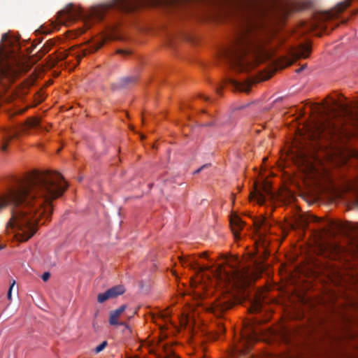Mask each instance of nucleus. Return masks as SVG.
Returning <instances> with one entry per match:
<instances>
[{"label": "nucleus", "mask_w": 358, "mask_h": 358, "mask_svg": "<svg viewBox=\"0 0 358 358\" xmlns=\"http://www.w3.org/2000/svg\"><path fill=\"white\" fill-rule=\"evenodd\" d=\"M17 136H18V131L13 130V129L6 130L5 132L4 136L3 138V140H2L1 150L2 151H6L9 142L12 139L17 138Z\"/></svg>", "instance_id": "nucleus-17"}, {"label": "nucleus", "mask_w": 358, "mask_h": 358, "mask_svg": "<svg viewBox=\"0 0 358 358\" xmlns=\"http://www.w3.org/2000/svg\"><path fill=\"white\" fill-rule=\"evenodd\" d=\"M255 271H252L237 265H230L229 269L220 266L217 269L218 278L230 288L240 287L257 278L265 269V266L262 263H255Z\"/></svg>", "instance_id": "nucleus-5"}, {"label": "nucleus", "mask_w": 358, "mask_h": 358, "mask_svg": "<svg viewBox=\"0 0 358 358\" xmlns=\"http://www.w3.org/2000/svg\"><path fill=\"white\" fill-rule=\"evenodd\" d=\"M107 345H108L107 341L102 342L100 345H99L98 346L96 347L95 352L99 353L107 346Z\"/></svg>", "instance_id": "nucleus-27"}, {"label": "nucleus", "mask_w": 358, "mask_h": 358, "mask_svg": "<svg viewBox=\"0 0 358 358\" xmlns=\"http://www.w3.org/2000/svg\"><path fill=\"white\" fill-rule=\"evenodd\" d=\"M254 226L259 241H262L263 247H266L267 241L265 236L271 227V222L266 217H260L254 220Z\"/></svg>", "instance_id": "nucleus-9"}, {"label": "nucleus", "mask_w": 358, "mask_h": 358, "mask_svg": "<svg viewBox=\"0 0 358 358\" xmlns=\"http://www.w3.org/2000/svg\"><path fill=\"white\" fill-rule=\"evenodd\" d=\"M228 83L229 84H231L235 89L238 90H240V91H245V92H248L249 90H248V86H245L243 85V84H241L240 82H238L236 81V80L234 79H232V78H228Z\"/></svg>", "instance_id": "nucleus-21"}, {"label": "nucleus", "mask_w": 358, "mask_h": 358, "mask_svg": "<svg viewBox=\"0 0 358 358\" xmlns=\"http://www.w3.org/2000/svg\"><path fill=\"white\" fill-rule=\"evenodd\" d=\"M329 110L334 113H339L344 116L355 120L358 127V115L355 114L350 106L345 103H340L336 100H333L332 105L329 106Z\"/></svg>", "instance_id": "nucleus-10"}, {"label": "nucleus", "mask_w": 358, "mask_h": 358, "mask_svg": "<svg viewBox=\"0 0 358 358\" xmlns=\"http://www.w3.org/2000/svg\"><path fill=\"white\" fill-rule=\"evenodd\" d=\"M351 1L352 0H344L338 3L331 10L315 15L313 21L308 24L307 29L312 31H319V33L316 34L318 36H321L322 33H328V27L331 26V30H332L335 26H337V24H334V20L350 6Z\"/></svg>", "instance_id": "nucleus-7"}, {"label": "nucleus", "mask_w": 358, "mask_h": 358, "mask_svg": "<svg viewBox=\"0 0 358 358\" xmlns=\"http://www.w3.org/2000/svg\"><path fill=\"white\" fill-rule=\"evenodd\" d=\"M245 223L238 215L232 216L230 219V226L236 238L240 237L239 233L243 229Z\"/></svg>", "instance_id": "nucleus-15"}, {"label": "nucleus", "mask_w": 358, "mask_h": 358, "mask_svg": "<svg viewBox=\"0 0 358 358\" xmlns=\"http://www.w3.org/2000/svg\"><path fill=\"white\" fill-rule=\"evenodd\" d=\"M27 127H41L40 120L36 117H30L26 122Z\"/></svg>", "instance_id": "nucleus-23"}, {"label": "nucleus", "mask_w": 358, "mask_h": 358, "mask_svg": "<svg viewBox=\"0 0 358 358\" xmlns=\"http://www.w3.org/2000/svg\"><path fill=\"white\" fill-rule=\"evenodd\" d=\"M15 284V282L13 281V283L10 285V286L9 287V289H8V296H7L8 300H11V292H12V289H13Z\"/></svg>", "instance_id": "nucleus-29"}, {"label": "nucleus", "mask_w": 358, "mask_h": 358, "mask_svg": "<svg viewBox=\"0 0 358 358\" xmlns=\"http://www.w3.org/2000/svg\"><path fill=\"white\" fill-rule=\"evenodd\" d=\"M236 8L241 13L244 26L236 34L231 45L220 50L221 59L238 71H248L250 64L245 57L251 54L256 59L268 56L266 45L270 36L257 27L252 18L264 15L268 9V0H237Z\"/></svg>", "instance_id": "nucleus-2"}, {"label": "nucleus", "mask_w": 358, "mask_h": 358, "mask_svg": "<svg viewBox=\"0 0 358 358\" xmlns=\"http://www.w3.org/2000/svg\"><path fill=\"white\" fill-rule=\"evenodd\" d=\"M224 332V328L222 325H220L219 327V333L223 334Z\"/></svg>", "instance_id": "nucleus-33"}, {"label": "nucleus", "mask_w": 358, "mask_h": 358, "mask_svg": "<svg viewBox=\"0 0 358 358\" xmlns=\"http://www.w3.org/2000/svg\"><path fill=\"white\" fill-rule=\"evenodd\" d=\"M127 306L125 305H122L119 307L117 309L113 310L110 313L109 317V324L110 325H122L125 327L126 329L129 330L128 325L124 322H119L118 318L122 314V313L126 310Z\"/></svg>", "instance_id": "nucleus-14"}, {"label": "nucleus", "mask_w": 358, "mask_h": 358, "mask_svg": "<svg viewBox=\"0 0 358 358\" xmlns=\"http://www.w3.org/2000/svg\"><path fill=\"white\" fill-rule=\"evenodd\" d=\"M166 0H112L110 3L93 7L89 13L83 14L70 4L57 13V20L61 24L69 25L78 18H83L88 29L92 21H101L106 13L110 9H116L125 13L135 12L144 6H162L166 8Z\"/></svg>", "instance_id": "nucleus-3"}, {"label": "nucleus", "mask_w": 358, "mask_h": 358, "mask_svg": "<svg viewBox=\"0 0 358 358\" xmlns=\"http://www.w3.org/2000/svg\"><path fill=\"white\" fill-rule=\"evenodd\" d=\"M103 44V42L100 41V42L93 45L92 47H90V50H89V51H87V50H83V55H86L88 52H95V51L98 50L99 48H101Z\"/></svg>", "instance_id": "nucleus-25"}, {"label": "nucleus", "mask_w": 358, "mask_h": 358, "mask_svg": "<svg viewBox=\"0 0 358 358\" xmlns=\"http://www.w3.org/2000/svg\"><path fill=\"white\" fill-rule=\"evenodd\" d=\"M66 189L59 173L46 171L18 180L6 193L0 194V212L10 204L8 224L17 229L20 241H27L33 236L41 217H50L52 201L60 197Z\"/></svg>", "instance_id": "nucleus-1"}, {"label": "nucleus", "mask_w": 358, "mask_h": 358, "mask_svg": "<svg viewBox=\"0 0 358 358\" xmlns=\"http://www.w3.org/2000/svg\"><path fill=\"white\" fill-rule=\"evenodd\" d=\"M254 194L260 203H263L267 198L272 197L271 187L270 184L264 182L261 184H255Z\"/></svg>", "instance_id": "nucleus-11"}, {"label": "nucleus", "mask_w": 358, "mask_h": 358, "mask_svg": "<svg viewBox=\"0 0 358 358\" xmlns=\"http://www.w3.org/2000/svg\"><path fill=\"white\" fill-rule=\"evenodd\" d=\"M357 108H358V105H357Z\"/></svg>", "instance_id": "nucleus-37"}, {"label": "nucleus", "mask_w": 358, "mask_h": 358, "mask_svg": "<svg viewBox=\"0 0 358 358\" xmlns=\"http://www.w3.org/2000/svg\"><path fill=\"white\" fill-rule=\"evenodd\" d=\"M262 308V299L261 297H255L250 302V312L252 313H257L261 311Z\"/></svg>", "instance_id": "nucleus-19"}, {"label": "nucleus", "mask_w": 358, "mask_h": 358, "mask_svg": "<svg viewBox=\"0 0 358 358\" xmlns=\"http://www.w3.org/2000/svg\"><path fill=\"white\" fill-rule=\"evenodd\" d=\"M136 76H128L121 78L117 83L114 85L117 88H125L131 86L136 83Z\"/></svg>", "instance_id": "nucleus-18"}, {"label": "nucleus", "mask_w": 358, "mask_h": 358, "mask_svg": "<svg viewBox=\"0 0 358 358\" xmlns=\"http://www.w3.org/2000/svg\"><path fill=\"white\" fill-rule=\"evenodd\" d=\"M303 8L294 3L285 2L280 6V12L283 17L288 15L294 11L301 10Z\"/></svg>", "instance_id": "nucleus-16"}, {"label": "nucleus", "mask_w": 358, "mask_h": 358, "mask_svg": "<svg viewBox=\"0 0 358 358\" xmlns=\"http://www.w3.org/2000/svg\"><path fill=\"white\" fill-rule=\"evenodd\" d=\"M230 3L222 0H166V8L174 12L195 13L199 10L208 12L212 15H219L224 6Z\"/></svg>", "instance_id": "nucleus-6"}, {"label": "nucleus", "mask_w": 358, "mask_h": 358, "mask_svg": "<svg viewBox=\"0 0 358 358\" xmlns=\"http://www.w3.org/2000/svg\"><path fill=\"white\" fill-rule=\"evenodd\" d=\"M328 227L330 228L329 230L340 231L342 229V224L341 223L330 221L327 223Z\"/></svg>", "instance_id": "nucleus-24"}, {"label": "nucleus", "mask_w": 358, "mask_h": 358, "mask_svg": "<svg viewBox=\"0 0 358 358\" xmlns=\"http://www.w3.org/2000/svg\"><path fill=\"white\" fill-rule=\"evenodd\" d=\"M234 296L231 294H224L217 298L208 308V310L217 317H221L222 313L234 305Z\"/></svg>", "instance_id": "nucleus-8"}, {"label": "nucleus", "mask_w": 358, "mask_h": 358, "mask_svg": "<svg viewBox=\"0 0 358 358\" xmlns=\"http://www.w3.org/2000/svg\"><path fill=\"white\" fill-rule=\"evenodd\" d=\"M310 53V47L308 45L301 44L289 50V55L292 59L296 60L300 58L306 59Z\"/></svg>", "instance_id": "nucleus-13"}, {"label": "nucleus", "mask_w": 358, "mask_h": 358, "mask_svg": "<svg viewBox=\"0 0 358 358\" xmlns=\"http://www.w3.org/2000/svg\"><path fill=\"white\" fill-rule=\"evenodd\" d=\"M50 277V273L49 272H45L41 278L43 279V281H47Z\"/></svg>", "instance_id": "nucleus-31"}, {"label": "nucleus", "mask_w": 358, "mask_h": 358, "mask_svg": "<svg viewBox=\"0 0 358 358\" xmlns=\"http://www.w3.org/2000/svg\"><path fill=\"white\" fill-rule=\"evenodd\" d=\"M125 289L122 285H115L107 289L103 293H100L97 296V301L99 303H103L108 299H114L117 296L122 295L124 293Z\"/></svg>", "instance_id": "nucleus-12"}, {"label": "nucleus", "mask_w": 358, "mask_h": 358, "mask_svg": "<svg viewBox=\"0 0 358 358\" xmlns=\"http://www.w3.org/2000/svg\"><path fill=\"white\" fill-rule=\"evenodd\" d=\"M117 53L118 54H126V55H129V52L125 51V50H117Z\"/></svg>", "instance_id": "nucleus-32"}, {"label": "nucleus", "mask_w": 358, "mask_h": 358, "mask_svg": "<svg viewBox=\"0 0 358 358\" xmlns=\"http://www.w3.org/2000/svg\"><path fill=\"white\" fill-rule=\"evenodd\" d=\"M306 67V65L303 66L302 67L298 69L297 70H296V73H300L304 68Z\"/></svg>", "instance_id": "nucleus-34"}, {"label": "nucleus", "mask_w": 358, "mask_h": 358, "mask_svg": "<svg viewBox=\"0 0 358 358\" xmlns=\"http://www.w3.org/2000/svg\"><path fill=\"white\" fill-rule=\"evenodd\" d=\"M52 46V43L51 42L45 43L41 49L37 52L38 57L42 58L46 53H48Z\"/></svg>", "instance_id": "nucleus-22"}, {"label": "nucleus", "mask_w": 358, "mask_h": 358, "mask_svg": "<svg viewBox=\"0 0 358 358\" xmlns=\"http://www.w3.org/2000/svg\"><path fill=\"white\" fill-rule=\"evenodd\" d=\"M67 55L66 53L62 52L57 57V60H64L66 58Z\"/></svg>", "instance_id": "nucleus-30"}, {"label": "nucleus", "mask_w": 358, "mask_h": 358, "mask_svg": "<svg viewBox=\"0 0 358 358\" xmlns=\"http://www.w3.org/2000/svg\"><path fill=\"white\" fill-rule=\"evenodd\" d=\"M207 253L206 252H203L201 255V257H207Z\"/></svg>", "instance_id": "nucleus-36"}, {"label": "nucleus", "mask_w": 358, "mask_h": 358, "mask_svg": "<svg viewBox=\"0 0 358 358\" xmlns=\"http://www.w3.org/2000/svg\"><path fill=\"white\" fill-rule=\"evenodd\" d=\"M7 38H8V35L6 34H4L2 35L1 40L2 41L6 40Z\"/></svg>", "instance_id": "nucleus-35"}, {"label": "nucleus", "mask_w": 358, "mask_h": 358, "mask_svg": "<svg viewBox=\"0 0 358 358\" xmlns=\"http://www.w3.org/2000/svg\"><path fill=\"white\" fill-rule=\"evenodd\" d=\"M30 68V64L19 55L0 50V85L3 90H6L10 83Z\"/></svg>", "instance_id": "nucleus-4"}, {"label": "nucleus", "mask_w": 358, "mask_h": 358, "mask_svg": "<svg viewBox=\"0 0 358 358\" xmlns=\"http://www.w3.org/2000/svg\"><path fill=\"white\" fill-rule=\"evenodd\" d=\"M180 261L183 266L187 265L194 269H199V270L203 269L200 266V265L194 260H192V259H184V258L181 257V258H180Z\"/></svg>", "instance_id": "nucleus-20"}, {"label": "nucleus", "mask_w": 358, "mask_h": 358, "mask_svg": "<svg viewBox=\"0 0 358 358\" xmlns=\"http://www.w3.org/2000/svg\"><path fill=\"white\" fill-rule=\"evenodd\" d=\"M349 188L355 192V193L358 196V178L350 184Z\"/></svg>", "instance_id": "nucleus-26"}, {"label": "nucleus", "mask_w": 358, "mask_h": 358, "mask_svg": "<svg viewBox=\"0 0 358 358\" xmlns=\"http://www.w3.org/2000/svg\"><path fill=\"white\" fill-rule=\"evenodd\" d=\"M210 166V164H206L201 166L200 168H199L194 172V174L199 173L202 170H203L206 168H208Z\"/></svg>", "instance_id": "nucleus-28"}]
</instances>
